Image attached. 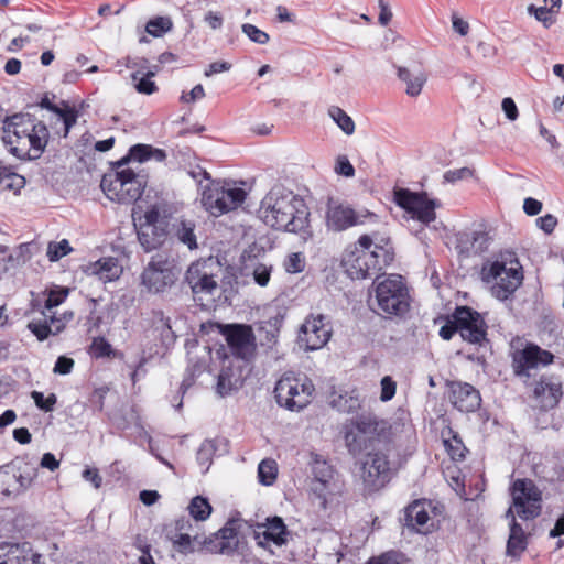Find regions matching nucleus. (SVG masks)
Masks as SVG:
<instances>
[{"label": "nucleus", "mask_w": 564, "mask_h": 564, "mask_svg": "<svg viewBox=\"0 0 564 564\" xmlns=\"http://www.w3.org/2000/svg\"><path fill=\"white\" fill-rule=\"evenodd\" d=\"M1 139L13 156L22 161H34L45 151L50 131L35 116L19 112L6 117Z\"/></svg>", "instance_id": "1"}, {"label": "nucleus", "mask_w": 564, "mask_h": 564, "mask_svg": "<svg viewBox=\"0 0 564 564\" xmlns=\"http://www.w3.org/2000/svg\"><path fill=\"white\" fill-rule=\"evenodd\" d=\"M263 221L276 230L305 232L310 210L305 200L283 186H274L261 202Z\"/></svg>", "instance_id": "2"}, {"label": "nucleus", "mask_w": 564, "mask_h": 564, "mask_svg": "<svg viewBox=\"0 0 564 564\" xmlns=\"http://www.w3.org/2000/svg\"><path fill=\"white\" fill-rule=\"evenodd\" d=\"M388 242L389 239L386 240V245L375 243L371 236H360L358 243L361 250L352 252L343 260L347 276L352 281L370 279L372 282H401L402 275H387L383 272L384 267L394 260L393 249L388 246Z\"/></svg>", "instance_id": "3"}, {"label": "nucleus", "mask_w": 564, "mask_h": 564, "mask_svg": "<svg viewBox=\"0 0 564 564\" xmlns=\"http://www.w3.org/2000/svg\"><path fill=\"white\" fill-rule=\"evenodd\" d=\"M403 430L406 433L411 432L410 426L405 427L400 423L389 424L376 416L361 415L344 426V440L349 453L358 455L373 447L376 443L395 438L398 432Z\"/></svg>", "instance_id": "4"}, {"label": "nucleus", "mask_w": 564, "mask_h": 564, "mask_svg": "<svg viewBox=\"0 0 564 564\" xmlns=\"http://www.w3.org/2000/svg\"><path fill=\"white\" fill-rule=\"evenodd\" d=\"M315 388L304 375L284 373L274 388L279 405L290 411H301L311 403Z\"/></svg>", "instance_id": "5"}, {"label": "nucleus", "mask_w": 564, "mask_h": 564, "mask_svg": "<svg viewBox=\"0 0 564 564\" xmlns=\"http://www.w3.org/2000/svg\"><path fill=\"white\" fill-rule=\"evenodd\" d=\"M243 188L229 182H212L202 191V204L213 216H221L240 206L246 199Z\"/></svg>", "instance_id": "6"}, {"label": "nucleus", "mask_w": 564, "mask_h": 564, "mask_svg": "<svg viewBox=\"0 0 564 564\" xmlns=\"http://www.w3.org/2000/svg\"><path fill=\"white\" fill-rule=\"evenodd\" d=\"M394 203L412 219L426 226L436 219L435 210L441 207V202L430 198L426 192H413L409 188L394 189Z\"/></svg>", "instance_id": "7"}, {"label": "nucleus", "mask_w": 564, "mask_h": 564, "mask_svg": "<svg viewBox=\"0 0 564 564\" xmlns=\"http://www.w3.org/2000/svg\"><path fill=\"white\" fill-rule=\"evenodd\" d=\"M512 505L506 512V518L517 514L523 520L536 518L541 512V491L533 481L517 479L511 487Z\"/></svg>", "instance_id": "8"}, {"label": "nucleus", "mask_w": 564, "mask_h": 564, "mask_svg": "<svg viewBox=\"0 0 564 564\" xmlns=\"http://www.w3.org/2000/svg\"><path fill=\"white\" fill-rule=\"evenodd\" d=\"M502 274H506L508 279L514 280V282H523V267L513 250H501L482 262L480 270L482 282L497 280Z\"/></svg>", "instance_id": "9"}, {"label": "nucleus", "mask_w": 564, "mask_h": 564, "mask_svg": "<svg viewBox=\"0 0 564 564\" xmlns=\"http://www.w3.org/2000/svg\"><path fill=\"white\" fill-rule=\"evenodd\" d=\"M36 477L37 469L26 464L0 467V500L15 499L32 486Z\"/></svg>", "instance_id": "10"}, {"label": "nucleus", "mask_w": 564, "mask_h": 564, "mask_svg": "<svg viewBox=\"0 0 564 564\" xmlns=\"http://www.w3.org/2000/svg\"><path fill=\"white\" fill-rule=\"evenodd\" d=\"M375 301L378 310L388 315H402L410 307L409 292L403 284H377Z\"/></svg>", "instance_id": "11"}, {"label": "nucleus", "mask_w": 564, "mask_h": 564, "mask_svg": "<svg viewBox=\"0 0 564 564\" xmlns=\"http://www.w3.org/2000/svg\"><path fill=\"white\" fill-rule=\"evenodd\" d=\"M554 356L534 344H527L512 354V367L518 377L529 378L531 371L545 367L553 361Z\"/></svg>", "instance_id": "12"}, {"label": "nucleus", "mask_w": 564, "mask_h": 564, "mask_svg": "<svg viewBox=\"0 0 564 564\" xmlns=\"http://www.w3.org/2000/svg\"><path fill=\"white\" fill-rule=\"evenodd\" d=\"M390 463L383 452L376 451L367 454L361 466L360 477L368 490H378L389 480Z\"/></svg>", "instance_id": "13"}, {"label": "nucleus", "mask_w": 564, "mask_h": 564, "mask_svg": "<svg viewBox=\"0 0 564 564\" xmlns=\"http://www.w3.org/2000/svg\"><path fill=\"white\" fill-rule=\"evenodd\" d=\"M332 336V329L322 314L306 317L299 332V343L306 350L323 348Z\"/></svg>", "instance_id": "14"}, {"label": "nucleus", "mask_w": 564, "mask_h": 564, "mask_svg": "<svg viewBox=\"0 0 564 564\" xmlns=\"http://www.w3.org/2000/svg\"><path fill=\"white\" fill-rule=\"evenodd\" d=\"M232 352L243 359L250 358L256 350L251 327L246 325H218Z\"/></svg>", "instance_id": "15"}, {"label": "nucleus", "mask_w": 564, "mask_h": 564, "mask_svg": "<svg viewBox=\"0 0 564 564\" xmlns=\"http://www.w3.org/2000/svg\"><path fill=\"white\" fill-rule=\"evenodd\" d=\"M174 258L165 252H158L141 274V282H175L180 273Z\"/></svg>", "instance_id": "16"}, {"label": "nucleus", "mask_w": 564, "mask_h": 564, "mask_svg": "<svg viewBox=\"0 0 564 564\" xmlns=\"http://www.w3.org/2000/svg\"><path fill=\"white\" fill-rule=\"evenodd\" d=\"M454 317L457 319L458 333L464 340L471 344H480L485 340V322L477 312L462 306L456 308Z\"/></svg>", "instance_id": "17"}, {"label": "nucleus", "mask_w": 564, "mask_h": 564, "mask_svg": "<svg viewBox=\"0 0 564 564\" xmlns=\"http://www.w3.org/2000/svg\"><path fill=\"white\" fill-rule=\"evenodd\" d=\"M312 490L319 497L325 498L326 494L334 487L336 473L330 464L318 454H311Z\"/></svg>", "instance_id": "18"}, {"label": "nucleus", "mask_w": 564, "mask_h": 564, "mask_svg": "<svg viewBox=\"0 0 564 564\" xmlns=\"http://www.w3.org/2000/svg\"><path fill=\"white\" fill-rule=\"evenodd\" d=\"M436 508L431 501L416 500L405 510L409 527L420 533H429L436 527Z\"/></svg>", "instance_id": "19"}, {"label": "nucleus", "mask_w": 564, "mask_h": 564, "mask_svg": "<svg viewBox=\"0 0 564 564\" xmlns=\"http://www.w3.org/2000/svg\"><path fill=\"white\" fill-rule=\"evenodd\" d=\"M73 317V312H64L59 316L43 313L41 318L29 322L28 328L40 341H43L50 336H56L63 332Z\"/></svg>", "instance_id": "20"}, {"label": "nucleus", "mask_w": 564, "mask_h": 564, "mask_svg": "<svg viewBox=\"0 0 564 564\" xmlns=\"http://www.w3.org/2000/svg\"><path fill=\"white\" fill-rule=\"evenodd\" d=\"M490 241L485 230H464L455 235V249L460 257L469 258L487 251Z\"/></svg>", "instance_id": "21"}, {"label": "nucleus", "mask_w": 564, "mask_h": 564, "mask_svg": "<svg viewBox=\"0 0 564 564\" xmlns=\"http://www.w3.org/2000/svg\"><path fill=\"white\" fill-rule=\"evenodd\" d=\"M165 536L172 543L174 550L184 555L204 550L207 552H217L224 551L225 549L223 545L213 546V543L207 542V538L199 532H195V534L173 533L165 534Z\"/></svg>", "instance_id": "22"}, {"label": "nucleus", "mask_w": 564, "mask_h": 564, "mask_svg": "<svg viewBox=\"0 0 564 564\" xmlns=\"http://www.w3.org/2000/svg\"><path fill=\"white\" fill-rule=\"evenodd\" d=\"M449 400L460 412H474L480 406L481 398L479 392L469 383L451 382Z\"/></svg>", "instance_id": "23"}, {"label": "nucleus", "mask_w": 564, "mask_h": 564, "mask_svg": "<svg viewBox=\"0 0 564 564\" xmlns=\"http://www.w3.org/2000/svg\"><path fill=\"white\" fill-rule=\"evenodd\" d=\"M358 215L349 206L333 205L329 200L326 212V225L334 231H343L360 224Z\"/></svg>", "instance_id": "24"}, {"label": "nucleus", "mask_w": 564, "mask_h": 564, "mask_svg": "<svg viewBox=\"0 0 564 564\" xmlns=\"http://www.w3.org/2000/svg\"><path fill=\"white\" fill-rule=\"evenodd\" d=\"M220 271L221 263L217 257L200 258L188 267L185 282H215Z\"/></svg>", "instance_id": "25"}, {"label": "nucleus", "mask_w": 564, "mask_h": 564, "mask_svg": "<svg viewBox=\"0 0 564 564\" xmlns=\"http://www.w3.org/2000/svg\"><path fill=\"white\" fill-rule=\"evenodd\" d=\"M533 393L544 409L554 408L562 397V383L555 377H541L535 383Z\"/></svg>", "instance_id": "26"}, {"label": "nucleus", "mask_w": 564, "mask_h": 564, "mask_svg": "<svg viewBox=\"0 0 564 564\" xmlns=\"http://www.w3.org/2000/svg\"><path fill=\"white\" fill-rule=\"evenodd\" d=\"M84 272L88 276L97 278L100 282H116L122 273V267L117 258L107 257L89 263Z\"/></svg>", "instance_id": "27"}, {"label": "nucleus", "mask_w": 564, "mask_h": 564, "mask_svg": "<svg viewBox=\"0 0 564 564\" xmlns=\"http://www.w3.org/2000/svg\"><path fill=\"white\" fill-rule=\"evenodd\" d=\"M286 528L281 518L274 517L267 523L258 525L256 530V539L259 545L272 542L280 546L286 542Z\"/></svg>", "instance_id": "28"}, {"label": "nucleus", "mask_w": 564, "mask_h": 564, "mask_svg": "<svg viewBox=\"0 0 564 564\" xmlns=\"http://www.w3.org/2000/svg\"><path fill=\"white\" fill-rule=\"evenodd\" d=\"M40 557L25 544L0 545V564H39Z\"/></svg>", "instance_id": "29"}, {"label": "nucleus", "mask_w": 564, "mask_h": 564, "mask_svg": "<svg viewBox=\"0 0 564 564\" xmlns=\"http://www.w3.org/2000/svg\"><path fill=\"white\" fill-rule=\"evenodd\" d=\"M138 240L145 252L159 249L165 242L169 231L167 224L137 227Z\"/></svg>", "instance_id": "30"}, {"label": "nucleus", "mask_w": 564, "mask_h": 564, "mask_svg": "<svg viewBox=\"0 0 564 564\" xmlns=\"http://www.w3.org/2000/svg\"><path fill=\"white\" fill-rule=\"evenodd\" d=\"M240 275L243 278L252 276L254 282H269L272 272V265L260 262L256 256L242 254Z\"/></svg>", "instance_id": "31"}, {"label": "nucleus", "mask_w": 564, "mask_h": 564, "mask_svg": "<svg viewBox=\"0 0 564 564\" xmlns=\"http://www.w3.org/2000/svg\"><path fill=\"white\" fill-rule=\"evenodd\" d=\"M329 404L343 413H352L360 408L361 399L356 389L337 390L330 394Z\"/></svg>", "instance_id": "32"}, {"label": "nucleus", "mask_w": 564, "mask_h": 564, "mask_svg": "<svg viewBox=\"0 0 564 564\" xmlns=\"http://www.w3.org/2000/svg\"><path fill=\"white\" fill-rule=\"evenodd\" d=\"M510 519V535L507 543V553L510 556H518L525 550L527 538L523 529L516 522L514 516Z\"/></svg>", "instance_id": "33"}, {"label": "nucleus", "mask_w": 564, "mask_h": 564, "mask_svg": "<svg viewBox=\"0 0 564 564\" xmlns=\"http://www.w3.org/2000/svg\"><path fill=\"white\" fill-rule=\"evenodd\" d=\"M398 77L406 84L405 93L411 97H416L421 94L422 88L426 82V77L423 73L413 75L408 68L399 67Z\"/></svg>", "instance_id": "34"}, {"label": "nucleus", "mask_w": 564, "mask_h": 564, "mask_svg": "<svg viewBox=\"0 0 564 564\" xmlns=\"http://www.w3.org/2000/svg\"><path fill=\"white\" fill-rule=\"evenodd\" d=\"M196 225L192 220H181L175 225L174 235L180 242L185 245L189 250L198 247L195 235Z\"/></svg>", "instance_id": "35"}, {"label": "nucleus", "mask_w": 564, "mask_h": 564, "mask_svg": "<svg viewBox=\"0 0 564 564\" xmlns=\"http://www.w3.org/2000/svg\"><path fill=\"white\" fill-rule=\"evenodd\" d=\"M187 511L195 521H205L210 517L213 508L206 498L196 496L189 501Z\"/></svg>", "instance_id": "36"}, {"label": "nucleus", "mask_w": 564, "mask_h": 564, "mask_svg": "<svg viewBox=\"0 0 564 564\" xmlns=\"http://www.w3.org/2000/svg\"><path fill=\"white\" fill-rule=\"evenodd\" d=\"M328 115L336 122V124L341 129V131L345 134L351 135L355 132L354 120L340 107H337V106L329 107Z\"/></svg>", "instance_id": "37"}, {"label": "nucleus", "mask_w": 564, "mask_h": 564, "mask_svg": "<svg viewBox=\"0 0 564 564\" xmlns=\"http://www.w3.org/2000/svg\"><path fill=\"white\" fill-rule=\"evenodd\" d=\"M63 107H58L57 112L55 115L63 121L64 124V133L63 137H67L70 129L76 124L78 119V111L70 107L67 101H62Z\"/></svg>", "instance_id": "38"}, {"label": "nucleus", "mask_w": 564, "mask_h": 564, "mask_svg": "<svg viewBox=\"0 0 564 564\" xmlns=\"http://www.w3.org/2000/svg\"><path fill=\"white\" fill-rule=\"evenodd\" d=\"M139 75V72L131 75L132 79L137 82L134 85L137 91L144 95L154 94L158 90L156 84L152 80V77L155 76V72H147L142 76Z\"/></svg>", "instance_id": "39"}, {"label": "nucleus", "mask_w": 564, "mask_h": 564, "mask_svg": "<svg viewBox=\"0 0 564 564\" xmlns=\"http://www.w3.org/2000/svg\"><path fill=\"white\" fill-rule=\"evenodd\" d=\"M37 249V245L33 241L19 245L15 250L8 256V262L12 264L25 263L29 261L33 252Z\"/></svg>", "instance_id": "40"}, {"label": "nucleus", "mask_w": 564, "mask_h": 564, "mask_svg": "<svg viewBox=\"0 0 564 564\" xmlns=\"http://www.w3.org/2000/svg\"><path fill=\"white\" fill-rule=\"evenodd\" d=\"M173 23L169 17H155L147 22L145 31L154 36L160 37L169 32Z\"/></svg>", "instance_id": "41"}, {"label": "nucleus", "mask_w": 564, "mask_h": 564, "mask_svg": "<svg viewBox=\"0 0 564 564\" xmlns=\"http://www.w3.org/2000/svg\"><path fill=\"white\" fill-rule=\"evenodd\" d=\"M142 194L143 187L141 185V182L138 178H135L133 181V184H129L122 187L119 197H117V202L120 204H132L140 199Z\"/></svg>", "instance_id": "42"}, {"label": "nucleus", "mask_w": 564, "mask_h": 564, "mask_svg": "<svg viewBox=\"0 0 564 564\" xmlns=\"http://www.w3.org/2000/svg\"><path fill=\"white\" fill-rule=\"evenodd\" d=\"M164 532L165 534H195V532L199 531L198 527L193 524L189 519L182 517L166 524Z\"/></svg>", "instance_id": "43"}, {"label": "nucleus", "mask_w": 564, "mask_h": 564, "mask_svg": "<svg viewBox=\"0 0 564 564\" xmlns=\"http://www.w3.org/2000/svg\"><path fill=\"white\" fill-rule=\"evenodd\" d=\"M73 251L70 243L67 239L61 241H51L47 246L46 256L51 262H56L61 258L69 254Z\"/></svg>", "instance_id": "44"}, {"label": "nucleus", "mask_w": 564, "mask_h": 564, "mask_svg": "<svg viewBox=\"0 0 564 564\" xmlns=\"http://www.w3.org/2000/svg\"><path fill=\"white\" fill-rule=\"evenodd\" d=\"M278 467L276 463L272 459H264L259 464L258 475L261 484L269 486L272 485L276 478Z\"/></svg>", "instance_id": "45"}, {"label": "nucleus", "mask_w": 564, "mask_h": 564, "mask_svg": "<svg viewBox=\"0 0 564 564\" xmlns=\"http://www.w3.org/2000/svg\"><path fill=\"white\" fill-rule=\"evenodd\" d=\"M100 187L109 199L116 202L117 197H119V194L122 191V188L119 186V181L113 173H108L102 176Z\"/></svg>", "instance_id": "46"}, {"label": "nucleus", "mask_w": 564, "mask_h": 564, "mask_svg": "<svg viewBox=\"0 0 564 564\" xmlns=\"http://www.w3.org/2000/svg\"><path fill=\"white\" fill-rule=\"evenodd\" d=\"M237 387V380L232 379L230 369H223L218 376L216 391L219 395H228Z\"/></svg>", "instance_id": "47"}, {"label": "nucleus", "mask_w": 564, "mask_h": 564, "mask_svg": "<svg viewBox=\"0 0 564 564\" xmlns=\"http://www.w3.org/2000/svg\"><path fill=\"white\" fill-rule=\"evenodd\" d=\"M305 267L306 259L302 252H293L283 261V268L290 274L301 273L304 271Z\"/></svg>", "instance_id": "48"}, {"label": "nucleus", "mask_w": 564, "mask_h": 564, "mask_svg": "<svg viewBox=\"0 0 564 564\" xmlns=\"http://www.w3.org/2000/svg\"><path fill=\"white\" fill-rule=\"evenodd\" d=\"M68 292V289L61 285H55L54 288L46 290L45 293L47 295V299L45 301V308L47 311H51L53 307L62 304L64 300L67 297Z\"/></svg>", "instance_id": "49"}, {"label": "nucleus", "mask_w": 564, "mask_h": 564, "mask_svg": "<svg viewBox=\"0 0 564 564\" xmlns=\"http://www.w3.org/2000/svg\"><path fill=\"white\" fill-rule=\"evenodd\" d=\"M215 449V444L212 441H205L197 452V462L202 466L204 473L207 471L212 465V457Z\"/></svg>", "instance_id": "50"}, {"label": "nucleus", "mask_w": 564, "mask_h": 564, "mask_svg": "<svg viewBox=\"0 0 564 564\" xmlns=\"http://www.w3.org/2000/svg\"><path fill=\"white\" fill-rule=\"evenodd\" d=\"M234 538V530L230 528L220 529L214 536L207 538V542L213 543L215 545H223L224 551H217L216 553H227L231 550L230 539Z\"/></svg>", "instance_id": "51"}, {"label": "nucleus", "mask_w": 564, "mask_h": 564, "mask_svg": "<svg viewBox=\"0 0 564 564\" xmlns=\"http://www.w3.org/2000/svg\"><path fill=\"white\" fill-rule=\"evenodd\" d=\"M242 32L249 37L250 41L257 44H267L270 40V36L264 31L260 30L258 26L245 23L242 24Z\"/></svg>", "instance_id": "52"}, {"label": "nucleus", "mask_w": 564, "mask_h": 564, "mask_svg": "<svg viewBox=\"0 0 564 564\" xmlns=\"http://www.w3.org/2000/svg\"><path fill=\"white\" fill-rule=\"evenodd\" d=\"M89 352L96 358L108 357L111 355V345L104 337H96L89 347Z\"/></svg>", "instance_id": "53"}, {"label": "nucleus", "mask_w": 564, "mask_h": 564, "mask_svg": "<svg viewBox=\"0 0 564 564\" xmlns=\"http://www.w3.org/2000/svg\"><path fill=\"white\" fill-rule=\"evenodd\" d=\"M217 284H193L192 292L195 295V300L199 301L203 305L208 306V295H213Z\"/></svg>", "instance_id": "54"}, {"label": "nucleus", "mask_w": 564, "mask_h": 564, "mask_svg": "<svg viewBox=\"0 0 564 564\" xmlns=\"http://www.w3.org/2000/svg\"><path fill=\"white\" fill-rule=\"evenodd\" d=\"M167 224L166 221L161 219L160 212L155 206L149 208L142 218H140V224H134L137 227H148V226H158Z\"/></svg>", "instance_id": "55"}, {"label": "nucleus", "mask_w": 564, "mask_h": 564, "mask_svg": "<svg viewBox=\"0 0 564 564\" xmlns=\"http://www.w3.org/2000/svg\"><path fill=\"white\" fill-rule=\"evenodd\" d=\"M528 12L529 13H533L534 18L539 22H542V24L545 28H550L554 23V20L551 17L552 9H549L546 7H539V8H536L534 4H530L528 7Z\"/></svg>", "instance_id": "56"}, {"label": "nucleus", "mask_w": 564, "mask_h": 564, "mask_svg": "<svg viewBox=\"0 0 564 564\" xmlns=\"http://www.w3.org/2000/svg\"><path fill=\"white\" fill-rule=\"evenodd\" d=\"M31 397L36 404L37 408L41 410H44L45 412H50L53 410V406L56 403V395L54 393H51L48 397H44L42 392L33 391L31 393Z\"/></svg>", "instance_id": "57"}, {"label": "nucleus", "mask_w": 564, "mask_h": 564, "mask_svg": "<svg viewBox=\"0 0 564 564\" xmlns=\"http://www.w3.org/2000/svg\"><path fill=\"white\" fill-rule=\"evenodd\" d=\"M132 161L143 163L150 160L151 145L144 143H137L129 149Z\"/></svg>", "instance_id": "58"}, {"label": "nucleus", "mask_w": 564, "mask_h": 564, "mask_svg": "<svg viewBox=\"0 0 564 564\" xmlns=\"http://www.w3.org/2000/svg\"><path fill=\"white\" fill-rule=\"evenodd\" d=\"M474 174V171L470 170L469 167H460V169H455V170H448L444 173L443 175V180L445 183H456L457 181H460V180H466V178H469L471 177Z\"/></svg>", "instance_id": "59"}, {"label": "nucleus", "mask_w": 564, "mask_h": 564, "mask_svg": "<svg viewBox=\"0 0 564 564\" xmlns=\"http://www.w3.org/2000/svg\"><path fill=\"white\" fill-rule=\"evenodd\" d=\"M380 387H381L380 400L382 402L390 401L395 394V390H397L395 381H393L390 376H384L381 379Z\"/></svg>", "instance_id": "60"}, {"label": "nucleus", "mask_w": 564, "mask_h": 564, "mask_svg": "<svg viewBox=\"0 0 564 564\" xmlns=\"http://www.w3.org/2000/svg\"><path fill=\"white\" fill-rule=\"evenodd\" d=\"M516 284H492L490 293L500 301L507 300L514 291Z\"/></svg>", "instance_id": "61"}, {"label": "nucleus", "mask_w": 564, "mask_h": 564, "mask_svg": "<svg viewBox=\"0 0 564 564\" xmlns=\"http://www.w3.org/2000/svg\"><path fill=\"white\" fill-rule=\"evenodd\" d=\"M536 226L545 234H552L557 225V218L552 214H546L536 218Z\"/></svg>", "instance_id": "62"}, {"label": "nucleus", "mask_w": 564, "mask_h": 564, "mask_svg": "<svg viewBox=\"0 0 564 564\" xmlns=\"http://www.w3.org/2000/svg\"><path fill=\"white\" fill-rule=\"evenodd\" d=\"M335 171L345 177H352L355 175V167L346 156L337 159Z\"/></svg>", "instance_id": "63"}, {"label": "nucleus", "mask_w": 564, "mask_h": 564, "mask_svg": "<svg viewBox=\"0 0 564 564\" xmlns=\"http://www.w3.org/2000/svg\"><path fill=\"white\" fill-rule=\"evenodd\" d=\"M501 108H502V111L505 112V116L508 120L514 121L518 118V116H519L518 107L511 97H506L502 99Z\"/></svg>", "instance_id": "64"}]
</instances>
